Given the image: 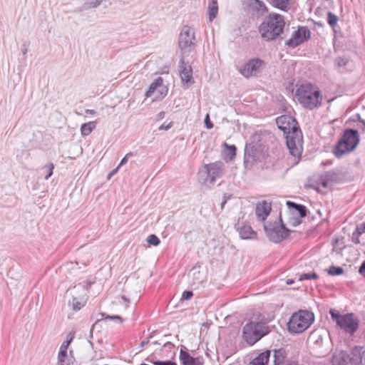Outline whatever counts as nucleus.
<instances>
[{
	"label": "nucleus",
	"instance_id": "44",
	"mask_svg": "<svg viewBox=\"0 0 365 365\" xmlns=\"http://www.w3.org/2000/svg\"><path fill=\"white\" fill-rule=\"evenodd\" d=\"M172 127V123H168V125L163 124L159 127V130H168Z\"/></svg>",
	"mask_w": 365,
	"mask_h": 365
},
{
	"label": "nucleus",
	"instance_id": "42",
	"mask_svg": "<svg viewBox=\"0 0 365 365\" xmlns=\"http://www.w3.org/2000/svg\"><path fill=\"white\" fill-rule=\"evenodd\" d=\"M190 274H192L193 276L196 275V278L197 279H200L198 276L200 274V272L198 270H197L195 267L191 269V271L190 272Z\"/></svg>",
	"mask_w": 365,
	"mask_h": 365
},
{
	"label": "nucleus",
	"instance_id": "6",
	"mask_svg": "<svg viewBox=\"0 0 365 365\" xmlns=\"http://www.w3.org/2000/svg\"><path fill=\"white\" fill-rule=\"evenodd\" d=\"M329 314L333 321L345 333L353 335L359 329V320L353 313L341 314L338 311L331 309Z\"/></svg>",
	"mask_w": 365,
	"mask_h": 365
},
{
	"label": "nucleus",
	"instance_id": "45",
	"mask_svg": "<svg viewBox=\"0 0 365 365\" xmlns=\"http://www.w3.org/2000/svg\"><path fill=\"white\" fill-rule=\"evenodd\" d=\"M163 347L168 349V350H171L174 347V345L171 342H166L163 345Z\"/></svg>",
	"mask_w": 365,
	"mask_h": 365
},
{
	"label": "nucleus",
	"instance_id": "14",
	"mask_svg": "<svg viewBox=\"0 0 365 365\" xmlns=\"http://www.w3.org/2000/svg\"><path fill=\"white\" fill-rule=\"evenodd\" d=\"M155 91L159 93L158 98H163L168 93V88L163 85V79L161 77H158L149 86L148 90L145 93L147 98L150 97Z\"/></svg>",
	"mask_w": 365,
	"mask_h": 365
},
{
	"label": "nucleus",
	"instance_id": "15",
	"mask_svg": "<svg viewBox=\"0 0 365 365\" xmlns=\"http://www.w3.org/2000/svg\"><path fill=\"white\" fill-rule=\"evenodd\" d=\"M179 72L182 83L187 84L194 83L192 67L188 63H185L183 59H181L180 62Z\"/></svg>",
	"mask_w": 365,
	"mask_h": 365
},
{
	"label": "nucleus",
	"instance_id": "5",
	"mask_svg": "<svg viewBox=\"0 0 365 365\" xmlns=\"http://www.w3.org/2000/svg\"><path fill=\"white\" fill-rule=\"evenodd\" d=\"M269 331V327L266 322L252 321L244 326L242 336L249 344L253 345Z\"/></svg>",
	"mask_w": 365,
	"mask_h": 365
},
{
	"label": "nucleus",
	"instance_id": "12",
	"mask_svg": "<svg viewBox=\"0 0 365 365\" xmlns=\"http://www.w3.org/2000/svg\"><path fill=\"white\" fill-rule=\"evenodd\" d=\"M204 172L207 175L205 182L213 185L216 180L223 174V163L217 162L206 165L204 167Z\"/></svg>",
	"mask_w": 365,
	"mask_h": 365
},
{
	"label": "nucleus",
	"instance_id": "18",
	"mask_svg": "<svg viewBox=\"0 0 365 365\" xmlns=\"http://www.w3.org/2000/svg\"><path fill=\"white\" fill-rule=\"evenodd\" d=\"M248 7L252 14L257 16H262L268 11L265 4L259 0H249Z\"/></svg>",
	"mask_w": 365,
	"mask_h": 365
},
{
	"label": "nucleus",
	"instance_id": "40",
	"mask_svg": "<svg viewBox=\"0 0 365 365\" xmlns=\"http://www.w3.org/2000/svg\"><path fill=\"white\" fill-rule=\"evenodd\" d=\"M205 126L208 129H211L213 128V124L210 121V116L208 114L206 115L205 116Z\"/></svg>",
	"mask_w": 365,
	"mask_h": 365
},
{
	"label": "nucleus",
	"instance_id": "4",
	"mask_svg": "<svg viewBox=\"0 0 365 365\" xmlns=\"http://www.w3.org/2000/svg\"><path fill=\"white\" fill-rule=\"evenodd\" d=\"M359 143V133L356 130L346 129L344 132L342 138L335 145L333 153L334 155L340 158L343 155L353 151Z\"/></svg>",
	"mask_w": 365,
	"mask_h": 365
},
{
	"label": "nucleus",
	"instance_id": "43",
	"mask_svg": "<svg viewBox=\"0 0 365 365\" xmlns=\"http://www.w3.org/2000/svg\"><path fill=\"white\" fill-rule=\"evenodd\" d=\"M359 272L361 274L365 277V260L362 262L361 267H359Z\"/></svg>",
	"mask_w": 365,
	"mask_h": 365
},
{
	"label": "nucleus",
	"instance_id": "37",
	"mask_svg": "<svg viewBox=\"0 0 365 365\" xmlns=\"http://www.w3.org/2000/svg\"><path fill=\"white\" fill-rule=\"evenodd\" d=\"M133 154L131 152L127 153L125 155V157L120 160V163H119L118 167L120 168L121 165L125 164L128 162V158L130 157V156H133Z\"/></svg>",
	"mask_w": 365,
	"mask_h": 365
},
{
	"label": "nucleus",
	"instance_id": "2",
	"mask_svg": "<svg viewBox=\"0 0 365 365\" xmlns=\"http://www.w3.org/2000/svg\"><path fill=\"white\" fill-rule=\"evenodd\" d=\"M285 21L283 16L272 13L269 14L261 23L259 31L265 41L276 39L283 32Z\"/></svg>",
	"mask_w": 365,
	"mask_h": 365
},
{
	"label": "nucleus",
	"instance_id": "7",
	"mask_svg": "<svg viewBox=\"0 0 365 365\" xmlns=\"http://www.w3.org/2000/svg\"><path fill=\"white\" fill-rule=\"evenodd\" d=\"M314 314L307 310H299L293 314L287 324L292 333H302L308 329L314 322Z\"/></svg>",
	"mask_w": 365,
	"mask_h": 365
},
{
	"label": "nucleus",
	"instance_id": "35",
	"mask_svg": "<svg viewBox=\"0 0 365 365\" xmlns=\"http://www.w3.org/2000/svg\"><path fill=\"white\" fill-rule=\"evenodd\" d=\"M150 363L153 365H178L175 361H160V360H150Z\"/></svg>",
	"mask_w": 365,
	"mask_h": 365
},
{
	"label": "nucleus",
	"instance_id": "53",
	"mask_svg": "<svg viewBox=\"0 0 365 365\" xmlns=\"http://www.w3.org/2000/svg\"><path fill=\"white\" fill-rule=\"evenodd\" d=\"M122 300H123V302H125V303H128L129 302V299H128L125 296L122 297Z\"/></svg>",
	"mask_w": 365,
	"mask_h": 365
},
{
	"label": "nucleus",
	"instance_id": "25",
	"mask_svg": "<svg viewBox=\"0 0 365 365\" xmlns=\"http://www.w3.org/2000/svg\"><path fill=\"white\" fill-rule=\"evenodd\" d=\"M96 125V123L95 121L83 123L81 127V135L83 136L88 135L95 129Z\"/></svg>",
	"mask_w": 365,
	"mask_h": 365
},
{
	"label": "nucleus",
	"instance_id": "1",
	"mask_svg": "<svg viewBox=\"0 0 365 365\" xmlns=\"http://www.w3.org/2000/svg\"><path fill=\"white\" fill-rule=\"evenodd\" d=\"M276 123L285 135L287 146L290 154L299 158L302 153V135L296 119L284 115L278 117Z\"/></svg>",
	"mask_w": 365,
	"mask_h": 365
},
{
	"label": "nucleus",
	"instance_id": "48",
	"mask_svg": "<svg viewBox=\"0 0 365 365\" xmlns=\"http://www.w3.org/2000/svg\"><path fill=\"white\" fill-rule=\"evenodd\" d=\"M149 343V338H147L145 340H143L141 344H140V346L141 347H143L145 346V345H147Z\"/></svg>",
	"mask_w": 365,
	"mask_h": 365
},
{
	"label": "nucleus",
	"instance_id": "10",
	"mask_svg": "<svg viewBox=\"0 0 365 365\" xmlns=\"http://www.w3.org/2000/svg\"><path fill=\"white\" fill-rule=\"evenodd\" d=\"M339 361L342 365H365V347L355 346L350 354H344Z\"/></svg>",
	"mask_w": 365,
	"mask_h": 365
},
{
	"label": "nucleus",
	"instance_id": "26",
	"mask_svg": "<svg viewBox=\"0 0 365 365\" xmlns=\"http://www.w3.org/2000/svg\"><path fill=\"white\" fill-rule=\"evenodd\" d=\"M273 6L285 11L289 7V0H271Z\"/></svg>",
	"mask_w": 365,
	"mask_h": 365
},
{
	"label": "nucleus",
	"instance_id": "36",
	"mask_svg": "<svg viewBox=\"0 0 365 365\" xmlns=\"http://www.w3.org/2000/svg\"><path fill=\"white\" fill-rule=\"evenodd\" d=\"M103 0H90L88 2H86V6L88 8H96L101 3Z\"/></svg>",
	"mask_w": 365,
	"mask_h": 365
},
{
	"label": "nucleus",
	"instance_id": "22",
	"mask_svg": "<svg viewBox=\"0 0 365 365\" xmlns=\"http://www.w3.org/2000/svg\"><path fill=\"white\" fill-rule=\"evenodd\" d=\"M286 352L284 349H275L273 354V364L270 365H280L284 362Z\"/></svg>",
	"mask_w": 365,
	"mask_h": 365
},
{
	"label": "nucleus",
	"instance_id": "19",
	"mask_svg": "<svg viewBox=\"0 0 365 365\" xmlns=\"http://www.w3.org/2000/svg\"><path fill=\"white\" fill-rule=\"evenodd\" d=\"M180 360L182 365H203L202 358L193 357L182 349L180 351Z\"/></svg>",
	"mask_w": 365,
	"mask_h": 365
},
{
	"label": "nucleus",
	"instance_id": "9",
	"mask_svg": "<svg viewBox=\"0 0 365 365\" xmlns=\"http://www.w3.org/2000/svg\"><path fill=\"white\" fill-rule=\"evenodd\" d=\"M264 230L269 240L276 243L287 238L289 233V230L277 221L264 223Z\"/></svg>",
	"mask_w": 365,
	"mask_h": 365
},
{
	"label": "nucleus",
	"instance_id": "32",
	"mask_svg": "<svg viewBox=\"0 0 365 365\" xmlns=\"http://www.w3.org/2000/svg\"><path fill=\"white\" fill-rule=\"evenodd\" d=\"M71 341H72V337L70 339H68V340L63 341L60 347L58 354H61V356H63V354H66L68 347Z\"/></svg>",
	"mask_w": 365,
	"mask_h": 365
},
{
	"label": "nucleus",
	"instance_id": "21",
	"mask_svg": "<svg viewBox=\"0 0 365 365\" xmlns=\"http://www.w3.org/2000/svg\"><path fill=\"white\" fill-rule=\"evenodd\" d=\"M270 354L271 351L268 350L261 353L257 357L252 360L251 365H270L269 364Z\"/></svg>",
	"mask_w": 365,
	"mask_h": 365
},
{
	"label": "nucleus",
	"instance_id": "56",
	"mask_svg": "<svg viewBox=\"0 0 365 365\" xmlns=\"http://www.w3.org/2000/svg\"><path fill=\"white\" fill-rule=\"evenodd\" d=\"M154 344H156V345H158L159 343H158L157 341L154 342Z\"/></svg>",
	"mask_w": 365,
	"mask_h": 365
},
{
	"label": "nucleus",
	"instance_id": "23",
	"mask_svg": "<svg viewBox=\"0 0 365 365\" xmlns=\"http://www.w3.org/2000/svg\"><path fill=\"white\" fill-rule=\"evenodd\" d=\"M218 12V5L215 0H210L208 3V19L212 21L216 18Z\"/></svg>",
	"mask_w": 365,
	"mask_h": 365
},
{
	"label": "nucleus",
	"instance_id": "31",
	"mask_svg": "<svg viewBox=\"0 0 365 365\" xmlns=\"http://www.w3.org/2000/svg\"><path fill=\"white\" fill-rule=\"evenodd\" d=\"M147 242L151 245L157 246L160 244V239L155 235H150L147 240Z\"/></svg>",
	"mask_w": 365,
	"mask_h": 365
},
{
	"label": "nucleus",
	"instance_id": "39",
	"mask_svg": "<svg viewBox=\"0 0 365 365\" xmlns=\"http://www.w3.org/2000/svg\"><path fill=\"white\" fill-rule=\"evenodd\" d=\"M103 316L104 317V318L106 319H115V320H118L120 323L123 322L122 318L118 315L110 316V315H106L105 314H103Z\"/></svg>",
	"mask_w": 365,
	"mask_h": 365
},
{
	"label": "nucleus",
	"instance_id": "28",
	"mask_svg": "<svg viewBox=\"0 0 365 365\" xmlns=\"http://www.w3.org/2000/svg\"><path fill=\"white\" fill-rule=\"evenodd\" d=\"M54 168V165L53 163H49L42 168V170L46 173L45 179L48 180L53 174V170Z\"/></svg>",
	"mask_w": 365,
	"mask_h": 365
},
{
	"label": "nucleus",
	"instance_id": "52",
	"mask_svg": "<svg viewBox=\"0 0 365 365\" xmlns=\"http://www.w3.org/2000/svg\"><path fill=\"white\" fill-rule=\"evenodd\" d=\"M286 283L288 285L292 284L294 283V280L289 279L287 280Z\"/></svg>",
	"mask_w": 365,
	"mask_h": 365
},
{
	"label": "nucleus",
	"instance_id": "46",
	"mask_svg": "<svg viewBox=\"0 0 365 365\" xmlns=\"http://www.w3.org/2000/svg\"><path fill=\"white\" fill-rule=\"evenodd\" d=\"M118 167L115 168V169H113L112 171L110 172V173L108 174V179H110L113 175H114L115 174L117 173L118 172Z\"/></svg>",
	"mask_w": 365,
	"mask_h": 365
},
{
	"label": "nucleus",
	"instance_id": "29",
	"mask_svg": "<svg viewBox=\"0 0 365 365\" xmlns=\"http://www.w3.org/2000/svg\"><path fill=\"white\" fill-rule=\"evenodd\" d=\"M344 272V269L341 267L331 266L328 270V273L330 275L335 276L341 274Z\"/></svg>",
	"mask_w": 365,
	"mask_h": 365
},
{
	"label": "nucleus",
	"instance_id": "11",
	"mask_svg": "<svg viewBox=\"0 0 365 365\" xmlns=\"http://www.w3.org/2000/svg\"><path fill=\"white\" fill-rule=\"evenodd\" d=\"M310 36L311 32L307 27L301 26L292 34V37L286 42V45L291 48H295L307 41Z\"/></svg>",
	"mask_w": 365,
	"mask_h": 365
},
{
	"label": "nucleus",
	"instance_id": "54",
	"mask_svg": "<svg viewBox=\"0 0 365 365\" xmlns=\"http://www.w3.org/2000/svg\"><path fill=\"white\" fill-rule=\"evenodd\" d=\"M154 331H153L148 338H149V340L153 336Z\"/></svg>",
	"mask_w": 365,
	"mask_h": 365
},
{
	"label": "nucleus",
	"instance_id": "33",
	"mask_svg": "<svg viewBox=\"0 0 365 365\" xmlns=\"http://www.w3.org/2000/svg\"><path fill=\"white\" fill-rule=\"evenodd\" d=\"M227 148V151L228 152V155H230V160H232L236 155L237 148L235 145H229L227 143L224 144Z\"/></svg>",
	"mask_w": 365,
	"mask_h": 365
},
{
	"label": "nucleus",
	"instance_id": "20",
	"mask_svg": "<svg viewBox=\"0 0 365 365\" xmlns=\"http://www.w3.org/2000/svg\"><path fill=\"white\" fill-rule=\"evenodd\" d=\"M238 230L240 237L244 240L254 239L257 236V232L249 225H244Z\"/></svg>",
	"mask_w": 365,
	"mask_h": 365
},
{
	"label": "nucleus",
	"instance_id": "8",
	"mask_svg": "<svg viewBox=\"0 0 365 365\" xmlns=\"http://www.w3.org/2000/svg\"><path fill=\"white\" fill-rule=\"evenodd\" d=\"M195 29L187 25H185L180 30L178 38V46L184 53H190L196 46Z\"/></svg>",
	"mask_w": 365,
	"mask_h": 365
},
{
	"label": "nucleus",
	"instance_id": "38",
	"mask_svg": "<svg viewBox=\"0 0 365 365\" xmlns=\"http://www.w3.org/2000/svg\"><path fill=\"white\" fill-rule=\"evenodd\" d=\"M193 295L192 291H185L182 294V299L185 300H189Z\"/></svg>",
	"mask_w": 365,
	"mask_h": 365
},
{
	"label": "nucleus",
	"instance_id": "13",
	"mask_svg": "<svg viewBox=\"0 0 365 365\" xmlns=\"http://www.w3.org/2000/svg\"><path fill=\"white\" fill-rule=\"evenodd\" d=\"M263 66L264 63L262 60L253 58L240 69V73L246 78L257 76L262 71Z\"/></svg>",
	"mask_w": 365,
	"mask_h": 365
},
{
	"label": "nucleus",
	"instance_id": "49",
	"mask_svg": "<svg viewBox=\"0 0 365 365\" xmlns=\"http://www.w3.org/2000/svg\"><path fill=\"white\" fill-rule=\"evenodd\" d=\"M85 112L86 114H90V115H94L96 113V111L92 109H86Z\"/></svg>",
	"mask_w": 365,
	"mask_h": 365
},
{
	"label": "nucleus",
	"instance_id": "57",
	"mask_svg": "<svg viewBox=\"0 0 365 365\" xmlns=\"http://www.w3.org/2000/svg\"><path fill=\"white\" fill-rule=\"evenodd\" d=\"M317 190L319 192V187H317Z\"/></svg>",
	"mask_w": 365,
	"mask_h": 365
},
{
	"label": "nucleus",
	"instance_id": "30",
	"mask_svg": "<svg viewBox=\"0 0 365 365\" xmlns=\"http://www.w3.org/2000/svg\"><path fill=\"white\" fill-rule=\"evenodd\" d=\"M70 359H68V354H63V356L61 354H58V365H70Z\"/></svg>",
	"mask_w": 365,
	"mask_h": 365
},
{
	"label": "nucleus",
	"instance_id": "41",
	"mask_svg": "<svg viewBox=\"0 0 365 365\" xmlns=\"http://www.w3.org/2000/svg\"><path fill=\"white\" fill-rule=\"evenodd\" d=\"M357 232L359 235H361L365 232V222L361 223L357 227Z\"/></svg>",
	"mask_w": 365,
	"mask_h": 365
},
{
	"label": "nucleus",
	"instance_id": "34",
	"mask_svg": "<svg viewBox=\"0 0 365 365\" xmlns=\"http://www.w3.org/2000/svg\"><path fill=\"white\" fill-rule=\"evenodd\" d=\"M317 277L318 275L315 272L305 273L299 277V280L315 279Z\"/></svg>",
	"mask_w": 365,
	"mask_h": 365
},
{
	"label": "nucleus",
	"instance_id": "51",
	"mask_svg": "<svg viewBox=\"0 0 365 365\" xmlns=\"http://www.w3.org/2000/svg\"><path fill=\"white\" fill-rule=\"evenodd\" d=\"M227 198L225 196L223 201L221 202V209H223L224 205L227 202Z\"/></svg>",
	"mask_w": 365,
	"mask_h": 365
},
{
	"label": "nucleus",
	"instance_id": "17",
	"mask_svg": "<svg viewBox=\"0 0 365 365\" xmlns=\"http://www.w3.org/2000/svg\"><path fill=\"white\" fill-rule=\"evenodd\" d=\"M272 210L271 203L262 200L256 205L255 215L259 220L264 221Z\"/></svg>",
	"mask_w": 365,
	"mask_h": 365
},
{
	"label": "nucleus",
	"instance_id": "24",
	"mask_svg": "<svg viewBox=\"0 0 365 365\" xmlns=\"http://www.w3.org/2000/svg\"><path fill=\"white\" fill-rule=\"evenodd\" d=\"M287 205L289 208H294L296 211H297L301 217H304L307 215V208L305 206L297 204L292 201H287Z\"/></svg>",
	"mask_w": 365,
	"mask_h": 365
},
{
	"label": "nucleus",
	"instance_id": "16",
	"mask_svg": "<svg viewBox=\"0 0 365 365\" xmlns=\"http://www.w3.org/2000/svg\"><path fill=\"white\" fill-rule=\"evenodd\" d=\"M77 292H82L83 294L80 295L79 297H73V300L71 302L72 308L75 311L80 310L85 304L86 302V293L84 287L81 284H78L77 286H75L73 289L72 292L75 294Z\"/></svg>",
	"mask_w": 365,
	"mask_h": 365
},
{
	"label": "nucleus",
	"instance_id": "47",
	"mask_svg": "<svg viewBox=\"0 0 365 365\" xmlns=\"http://www.w3.org/2000/svg\"><path fill=\"white\" fill-rule=\"evenodd\" d=\"M165 113L164 111L160 112L158 114V119L160 120L165 117Z\"/></svg>",
	"mask_w": 365,
	"mask_h": 365
},
{
	"label": "nucleus",
	"instance_id": "3",
	"mask_svg": "<svg viewBox=\"0 0 365 365\" xmlns=\"http://www.w3.org/2000/svg\"><path fill=\"white\" fill-rule=\"evenodd\" d=\"M295 96L303 107L311 110L322 104V96L320 91L311 83L301 85L297 89Z\"/></svg>",
	"mask_w": 365,
	"mask_h": 365
},
{
	"label": "nucleus",
	"instance_id": "50",
	"mask_svg": "<svg viewBox=\"0 0 365 365\" xmlns=\"http://www.w3.org/2000/svg\"><path fill=\"white\" fill-rule=\"evenodd\" d=\"M328 185V182L327 180H324L322 181L320 184H319V186L322 187H327Z\"/></svg>",
	"mask_w": 365,
	"mask_h": 365
},
{
	"label": "nucleus",
	"instance_id": "27",
	"mask_svg": "<svg viewBox=\"0 0 365 365\" xmlns=\"http://www.w3.org/2000/svg\"><path fill=\"white\" fill-rule=\"evenodd\" d=\"M338 21V16L335 15L334 13L331 11H329L327 13V22L333 30H334L335 27L337 26Z\"/></svg>",
	"mask_w": 365,
	"mask_h": 365
},
{
	"label": "nucleus",
	"instance_id": "55",
	"mask_svg": "<svg viewBox=\"0 0 365 365\" xmlns=\"http://www.w3.org/2000/svg\"><path fill=\"white\" fill-rule=\"evenodd\" d=\"M22 53H23V54H24V55H25V54H26V53H27V49H26V48L24 49V50L22 51Z\"/></svg>",
	"mask_w": 365,
	"mask_h": 365
}]
</instances>
